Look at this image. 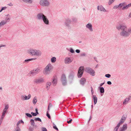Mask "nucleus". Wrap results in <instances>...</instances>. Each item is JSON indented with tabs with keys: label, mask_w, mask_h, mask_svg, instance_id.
Segmentation results:
<instances>
[{
	"label": "nucleus",
	"mask_w": 131,
	"mask_h": 131,
	"mask_svg": "<svg viewBox=\"0 0 131 131\" xmlns=\"http://www.w3.org/2000/svg\"><path fill=\"white\" fill-rule=\"evenodd\" d=\"M116 28L119 31L121 30L120 32V36L123 37H127L129 36L127 31L126 30L127 26L125 23L119 24L116 26Z\"/></svg>",
	"instance_id": "f257e3e1"
},
{
	"label": "nucleus",
	"mask_w": 131,
	"mask_h": 131,
	"mask_svg": "<svg viewBox=\"0 0 131 131\" xmlns=\"http://www.w3.org/2000/svg\"><path fill=\"white\" fill-rule=\"evenodd\" d=\"M28 53L31 56L40 57L42 54V52L39 50L30 48L27 51Z\"/></svg>",
	"instance_id": "f03ea898"
},
{
	"label": "nucleus",
	"mask_w": 131,
	"mask_h": 131,
	"mask_svg": "<svg viewBox=\"0 0 131 131\" xmlns=\"http://www.w3.org/2000/svg\"><path fill=\"white\" fill-rule=\"evenodd\" d=\"M52 66L49 63L46 67L43 73L46 75L50 73V71L52 69Z\"/></svg>",
	"instance_id": "7ed1b4c3"
},
{
	"label": "nucleus",
	"mask_w": 131,
	"mask_h": 131,
	"mask_svg": "<svg viewBox=\"0 0 131 131\" xmlns=\"http://www.w3.org/2000/svg\"><path fill=\"white\" fill-rule=\"evenodd\" d=\"M34 82L35 83L37 84H40L44 82V79L42 78L39 77L34 79Z\"/></svg>",
	"instance_id": "20e7f679"
},
{
	"label": "nucleus",
	"mask_w": 131,
	"mask_h": 131,
	"mask_svg": "<svg viewBox=\"0 0 131 131\" xmlns=\"http://www.w3.org/2000/svg\"><path fill=\"white\" fill-rule=\"evenodd\" d=\"M39 3L40 5L43 6H47L49 5V2L47 0H40Z\"/></svg>",
	"instance_id": "39448f33"
},
{
	"label": "nucleus",
	"mask_w": 131,
	"mask_h": 131,
	"mask_svg": "<svg viewBox=\"0 0 131 131\" xmlns=\"http://www.w3.org/2000/svg\"><path fill=\"white\" fill-rule=\"evenodd\" d=\"M86 72L90 74L91 75L94 76L95 75V72L92 68H86L85 69Z\"/></svg>",
	"instance_id": "423d86ee"
},
{
	"label": "nucleus",
	"mask_w": 131,
	"mask_h": 131,
	"mask_svg": "<svg viewBox=\"0 0 131 131\" xmlns=\"http://www.w3.org/2000/svg\"><path fill=\"white\" fill-rule=\"evenodd\" d=\"M84 69L82 67H80L79 69L78 73V76L79 78H81L83 73Z\"/></svg>",
	"instance_id": "0eeeda50"
},
{
	"label": "nucleus",
	"mask_w": 131,
	"mask_h": 131,
	"mask_svg": "<svg viewBox=\"0 0 131 131\" xmlns=\"http://www.w3.org/2000/svg\"><path fill=\"white\" fill-rule=\"evenodd\" d=\"M40 72V68H37L36 69H34L30 71V74L32 75H35L38 74Z\"/></svg>",
	"instance_id": "6e6552de"
},
{
	"label": "nucleus",
	"mask_w": 131,
	"mask_h": 131,
	"mask_svg": "<svg viewBox=\"0 0 131 131\" xmlns=\"http://www.w3.org/2000/svg\"><path fill=\"white\" fill-rule=\"evenodd\" d=\"M74 75L75 73L73 71H70L69 76V79L71 83L72 82V81L73 79Z\"/></svg>",
	"instance_id": "1a4fd4ad"
},
{
	"label": "nucleus",
	"mask_w": 131,
	"mask_h": 131,
	"mask_svg": "<svg viewBox=\"0 0 131 131\" xmlns=\"http://www.w3.org/2000/svg\"><path fill=\"white\" fill-rule=\"evenodd\" d=\"M61 80L63 85H65L66 84L67 80L66 75L64 74H63L62 75Z\"/></svg>",
	"instance_id": "9d476101"
},
{
	"label": "nucleus",
	"mask_w": 131,
	"mask_h": 131,
	"mask_svg": "<svg viewBox=\"0 0 131 131\" xmlns=\"http://www.w3.org/2000/svg\"><path fill=\"white\" fill-rule=\"evenodd\" d=\"M122 4H123V8L122 9L123 10H126L128 9L129 7H131V3H130L128 5H126V3L125 2L122 3Z\"/></svg>",
	"instance_id": "9b49d317"
},
{
	"label": "nucleus",
	"mask_w": 131,
	"mask_h": 131,
	"mask_svg": "<svg viewBox=\"0 0 131 131\" xmlns=\"http://www.w3.org/2000/svg\"><path fill=\"white\" fill-rule=\"evenodd\" d=\"M45 16L42 13H40L37 14V17L38 20H42Z\"/></svg>",
	"instance_id": "f8f14e48"
},
{
	"label": "nucleus",
	"mask_w": 131,
	"mask_h": 131,
	"mask_svg": "<svg viewBox=\"0 0 131 131\" xmlns=\"http://www.w3.org/2000/svg\"><path fill=\"white\" fill-rule=\"evenodd\" d=\"M131 99V96L129 95L124 99L123 102V104L124 105H126L129 102V100Z\"/></svg>",
	"instance_id": "ddd939ff"
},
{
	"label": "nucleus",
	"mask_w": 131,
	"mask_h": 131,
	"mask_svg": "<svg viewBox=\"0 0 131 131\" xmlns=\"http://www.w3.org/2000/svg\"><path fill=\"white\" fill-rule=\"evenodd\" d=\"M31 96V95L30 94L27 96L25 95H22L21 96V99L23 100H28L30 99Z\"/></svg>",
	"instance_id": "4468645a"
},
{
	"label": "nucleus",
	"mask_w": 131,
	"mask_h": 131,
	"mask_svg": "<svg viewBox=\"0 0 131 131\" xmlns=\"http://www.w3.org/2000/svg\"><path fill=\"white\" fill-rule=\"evenodd\" d=\"M71 22V21L70 19L67 18L65 20L64 23L65 25L67 27H69L70 24Z\"/></svg>",
	"instance_id": "2eb2a0df"
},
{
	"label": "nucleus",
	"mask_w": 131,
	"mask_h": 131,
	"mask_svg": "<svg viewBox=\"0 0 131 131\" xmlns=\"http://www.w3.org/2000/svg\"><path fill=\"white\" fill-rule=\"evenodd\" d=\"M42 20L43 21L44 24L46 25H49V21L46 16H45Z\"/></svg>",
	"instance_id": "dca6fc26"
},
{
	"label": "nucleus",
	"mask_w": 131,
	"mask_h": 131,
	"mask_svg": "<svg viewBox=\"0 0 131 131\" xmlns=\"http://www.w3.org/2000/svg\"><path fill=\"white\" fill-rule=\"evenodd\" d=\"M86 27L90 31L92 32L93 31V30L92 28V26L91 24L90 23L86 25Z\"/></svg>",
	"instance_id": "f3484780"
},
{
	"label": "nucleus",
	"mask_w": 131,
	"mask_h": 131,
	"mask_svg": "<svg viewBox=\"0 0 131 131\" xmlns=\"http://www.w3.org/2000/svg\"><path fill=\"white\" fill-rule=\"evenodd\" d=\"M127 125L126 124H124L122 127H120L119 131H125L127 129Z\"/></svg>",
	"instance_id": "a211bd4d"
},
{
	"label": "nucleus",
	"mask_w": 131,
	"mask_h": 131,
	"mask_svg": "<svg viewBox=\"0 0 131 131\" xmlns=\"http://www.w3.org/2000/svg\"><path fill=\"white\" fill-rule=\"evenodd\" d=\"M72 60L69 57L66 58L64 60V62L66 64H69L72 62Z\"/></svg>",
	"instance_id": "6ab92c4d"
},
{
	"label": "nucleus",
	"mask_w": 131,
	"mask_h": 131,
	"mask_svg": "<svg viewBox=\"0 0 131 131\" xmlns=\"http://www.w3.org/2000/svg\"><path fill=\"white\" fill-rule=\"evenodd\" d=\"M52 83L54 86L56 85L57 83V79L56 77H54L52 79Z\"/></svg>",
	"instance_id": "aec40b11"
},
{
	"label": "nucleus",
	"mask_w": 131,
	"mask_h": 131,
	"mask_svg": "<svg viewBox=\"0 0 131 131\" xmlns=\"http://www.w3.org/2000/svg\"><path fill=\"white\" fill-rule=\"evenodd\" d=\"M123 4H122V3H120L118 5H116L114 6L113 7V8L114 9H116L117 8H120L122 9Z\"/></svg>",
	"instance_id": "412c9836"
},
{
	"label": "nucleus",
	"mask_w": 131,
	"mask_h": 131,
	"mask_svg": "<svg viewBox=\"0 0 131 131\" xmlns=\"http://www.w3.org/2000/svg\"><path fill=\"white\" fill-rule=\"evenodd\" d=\"M97 9L98 10H100L101 11H102L105 12H107V11L101 5L98 6H97Z\"/></svg>",
	"instance_id": "4be33fe9"
},
{
	"label": "nucleus",
	"mask_w": 131,
	"mask_h": 131,
	"mask_svg": "<svg viewBox=\"0 0 131 131\" xmlns=\"http://www.w3.org/2000/svg\"><path fill=\"white\" fill-rule=\"evenodd\" d=\"M36 59V58H33L31 59H27L25 60L23 62V63L24 64H27L30 61H32L33 60H35Z\"/></svg>",
	"instance_id": "5701e85b"
},
{
	"label": "nucleus",
	"mask_w": 131,
	"mask_h": 131,
	"mask_svg": "<svg viewBox=\"0 0 131 131\" xmlns=\"http://www.w3.org/2000/svg\"><path fill=\"white\" fill-rule=\"evenodd\" d=\"M80 84L82 85L83 86L86 82V79L84 78H82L80 81Z\"/></svg>",
	"instance_id": "b1692460"
},
{
	"label": "nucleus",
	"mask_w": 131,
	"mask_h": 131,
	"mask_svg": "<svg viewBox=\"0 0 131 131\" xmlns=\"http://www.w3.org/2000/svg\"><path fill=\"white\" fill-rule=\"evenodd\" d=\"M98 88L100 90V92L101 93V95H103V93L104 92V88L103 87L99 86L98 87Z\"/></svg>",
	"instance_id": "393cba45"
},
{
	"label": "nucleus",
	"mask_w": 131,
	"mask_h": 131,
	"mask_svg": "<svg viewBox=\"0 0 131 131\" xmlns=\"http://www.w3.org/2000/svg\"><path fill=\"white\" fill-rule=\"evenodd\" d=\"M92 97L93 98L94 104H96L97 101V98L96 96L95 95H93Z\"/></svg>",
	"instance_id": "a878e982"
},
{
	"label": "nucleus",
	"mask_w": 131,
	"mask_h": 131,
	"mask_svg": "<svg viewBox=\"0 0 131 131\" xmlns=\"http://www.w3.org/2000/svg\"><path fill=\"white\" fill-rule=\"evenodd\" d=\"M126 118H127L126 116H125L124 115H123L122 116L120 121L122 122L123 123L125 121L126 119Z\"/></svg>",
	"instance_id": "bb28decb"
},
{
	"label": "nucleus",
	"mask_w": 131,
	"mask_h": 131,
	"mask_svg": "<svg viewBox=\"0 0 131 131\" xmlns=\"http://www.w3.org/2000/svg\"><path fill=\"white\" fill-rule=\"evenodd\" d=\"M7 110H3V111L2 112V114L1 116V118L2 119H3L6 113L7 112Z\"/></svg>",
	"instance_id": "cd10ccee"
},
{
	"label": "nucleus",
	"mask_w": 131,
	"mask_h": 131,
	"mask_svg": "<svg viewBox=\"0 0 131 131\" xmlns=\"http://www.w3.org/2000/svg\"><path fill=\"white\" fill-rule=\"evenodd\" d=\"M7 21L5 20H3L0 23V27L2 26L3 25L6 24L7 23Z\"/></svg>",
	"instance_id": "c85d7f7f"
},
{
	"label": "nucleus",
	"mask_w": 131,
	"mask_h": 131,
	"mask_svg": "<svg viewBox=\"0 0 131 131\" xmlns=\"http://www.w3.org/2000/svg\"><path fill=\"white\" fill-rule=\"evenodd\" d=\"M23 1L26 3H32V0H22Z\"/></svg>",
	"instance_id": "c756f323"
},
{
	"label": "nucleus",
	"mask_w": 131,
	"mask_h": 131,
	"mask_svg": "<svg viewBox=\"0 0 131 131\" xmlns=\"http://www.w3.org/2000/svg\"><path fill=\"white\" fill-rule=\"evenodd\" d=\"M30 122L31 125L33 126H34L35 125V123L34 120L32 119H31L30 121Z\"/></svg>",
	"instance_id": "7c9ffc66"
},
{
	"label": "nucleus",
	"mask_w": 131,
	"mask_h": 131,
	"mask_svg": "<svg viewBox=\"0 0 131 131\" xmlns=\"http://www.w3.org/2000/svg\"><path fill=\"white\" fill-rule=\"evenodd\" d=\"M37 101V100L36 99V97H34L32 100V102L34 104H35Z\"/></svg>",
	"instance_id": "2f4dec72"
},
{
	"label": "nucleus",
	"mask_w": 131,
	"mask_h": 131,
	"mask_svg": "<svg viewBox=\"0 0 131 131\" xmlns=\"http://www.w3.org/2000/svg\"><path fill=\"white\" fill-rule=\"evenodd\" d=\"M72 21L74 23H76L77 21V18L75 17H72Z\"/></svg>",
	"instance_id": "473e14b6"
},
{
	"label": "nucleus",
	"mask_w": 131,
	"mask_h": 131,
	"mask_svg": "<svg viewBox=\"0 0 131 131\" xmlns=\"http://www.w3.org/2000/svg\"><path fill=\"white\" fill-rule=\"evenodd\" d=\"M56 60V57H53L51 58V62L52 63H54L55 62Z\"/></svg>",
	"instance_id": "72a5a7b5"
},
{
	"label": "nucleus",
	"mask_w": 131,
	"mask_h": 131,
	"mask_svg": "<svg viewBox=\"0 0 131 131\" xmlns=\"http://www.w3.org/2000/svg\"><path fill=\"white\" fill-rule=\"evenodd\" d=\"M127 30L129 35V36L130 34H131V27L128 28Z\"/></svg>",
	"instance_id": "f704fd0d"
},
{
	"label": "nucleus",
	"mask_w": 131,
	"mask_h": 131,
	"mask_svg": "<svg viewBox=\"0 0 131 131\" xmlns=\"http://www.w3.org/2000/svg\"><path fill=\"white\" fill-rule=\"evenodd\" d=\"M25 114L29 118H31L32 117V115L29 113H26Z\"/></svg>",
	"instance_id": "c9c22d12"
},
{
	"label": "nucleus",
	"mask_w": 131,
	"mask_h": 131,
	"mask_svg": "<svg viewBox=\"0 0 131 131\" xmlns=\"http://www.w3.org/2000/svg\"><path fill=\"white\" fill-rule=\"evenodd\" d=\"M34 119L35 121H38L40 122H41V119L39 118V117L35 118Z\"/></svg>",
	"instance_id": "e433bc0d"
},
{
	"label": "nucleus",
	"mask_w": 131,
	"mask_h": 131,
	"mask_svg": "<svg viewBox=\"0 0 131 131\" xmlns=\"http://www.w3.org/2000/svg\"><path fill=\"white\" fill-rule=\"evenodd\" d=\"M115 0H109L108 2V4L109 5H111L112 4Z\"/></svg>",
	"instance_id": "4c0bfd02"
},
{
	"label": "nucleus",
	"mask_w": 131,
	"mask_h": 131,
	"mask_svg": "<svg viewBox=\"0 0 131 131\" xmlns=\"http://www.w3.org/2000/svg\"><path fill=\"white\" fill-rule=\"evenodd\" d=\"M53 128L56 129L57 131H58V129L56 125L53 123Z\"/></svg>",
	"instance_id": "58836bf2"
},
{
	"label": "nucleus",
	"mask_w": 131,
	"mask_h": 131,
	"mask_svg": "<svg viewBox=\"0 0 131 131\" xmlns=\"http://www.w3.org/2000/svg\"><path fill=\"white\" fill-rule=\"evenodd\" d=\"M29 129L30 131H32L34 130V127L30 126L29 127Z\"/></svg>",
	"instance_id": "ea45409f"
},
{
	"label": "nucleus",
	"mask_w": 131,
	"mask_h": 131,
	"mask_svg": "<svg viewBox=\"0 0 131 131\" xmlns=\"http://www.w3.org/2000/svg\"><path fill=\"white\" fill-rule=\"evenodd\" d=\"M20 129L19 127H16L15 129V131H20Z\"/></svg>",
	"instance_id": "a19ab883"
},
{
	"label": "nucleus",
	"mask_w": 131,
	"mask_h": 131,
	"mask_svg": "<svg viewBox=\"0 0 131 131\" xmlns=\"http://www.w3.org/2000/svg\"><path fill=\"white\" fill-rule=\"evenodd\" d=\"M123 124V122L122 121H120L117 124L116 126L119 128L121 124Z\"/></svg>",
	"instance_id": "79ce46f5"
},
{
	"label": "nucleus",
	"mask_w": 131,
	"mask_h": 131,
	"mask_svg": "<svg viewBox=\"0 0 131 131\" xmlns=\"http://www.w3.org/2000/svg\"><path fill=\"white\" fill-rule=\"evenodd\" d=\"M105 76L107 78H110L111 77V75L109 74H106L105 75Z\"/></svg>",
	"instance_id": "37998d69"
},
{
	"label": "nucleus",
	"mask_w": 131,
	"mask_h": 131,
	"mask_svg": "<svg viewBox=\"0 0 131 131\" xmlns=\"http://www.w3.org/2000/svg\"><path fill=\"white\" fill-rule=\"evenodd\" d=\"M9 107L8 105H6L5 107V108L4 110H7Z\"/></svg>",
	"instance_id": "c03bdc74"
},
{
	"label": "nucleus",
	"mask_w": 131,
	"mask_h": 131,
	"mask_svg": "<svg viewBox=\"0 0 131 131\" xmlns=\"http://www.w3.org/2000/svg\"><path fill=\"white\" fill-rule=\"evenodd\" d=\"M46 116L49 119L51 118V116L49 113H47Z\"/></svg>",
	"instance_id": "a18cd8bd"
},
{
	"label": "nucleus",
	"mask_w": 131,
	"mask_h": 131,
	"mask_svg": "<svg viewBox=\"0 0 131 131\" xmlns=\"http://www.w3.org/2000/svg\"><path fill=\"white\" fill-rule=\"evenodd\" d=\"M70 51L72 53H73L74 52V50L72 48L70 49Z\"/></svg>",
	"instance_id": "49530a36"
},
{
	"label": "nucleus",
	"mask_w": 131,
	"mask_h": 131,
	"mask_svg": "<svg viewBox=\"0 0 131 131\" xmlns=\"http://www.w3.org/2000/svg\"><path fill=\"white\" fill-rule=\"evenodd\" d=\"M51 84V82H47V83L46 84V85H48L49 86H50Z\"/></svg>",
	"instance_id": "de8ad7c7"
},
{
	"label": "nucleus",
	"mask_w": 131,
	"mask_h": 131,
	"mask_svg": "<svg viewBox=\"0 0 131 131\" xmlns=\"http://www.w3.org/2000/svg\"><path fill=\"white\" fill-rule=\"evenodd\" d=\"M42 131H47V129L45 127H42Z\"/></svg>",
	"instance_id": "09e8293b"
},
{
	"label": "nucleus",
	"mask_w": 131,
	"mask_h": 131,
	"mask_svg": "<svg viewBox=\"0 0 131 131\" xmlns=\"http://www.w3.org/2000/svg\"><path fill=\"white\" fill-rule=\"evenodd\" d=\"M31 114L33 116H36L37 115V114H36V113H34L33 112H31Z\"/></svg>",
	"instance_id": "8fccbe9b"
},
{
	"label": "nucleus",
	"mask_w": 131,
	"mask_h": 131,
	"mask_svg": "<svg viewBox=\"0 0 131 131\" xmlns=\"http://www.w3.org/2000/svg\"><path fill=\"white\" fill-rule=\"evenodd\" d=\"M119 128L116 126L114 128V131H117L118 129Z\"/></svg>",
	"instance_id": "3c124183"
},
{
	"label": "nucleus",
	"mask_w": 131,
	"mask_h": 131,
	"mask_svg": "<svg viewBox=\"0 0 131 131\" xmlns=\"http://www.w3.org/2000/svg\"><path fill=\"white\" fill-rule=\"evenodd\" d=\"M72 121V119H71L69 121H67V122L68 124H70L71 123Z\"/></svg>",
	"instance_id": "603ef678"
},
{
	"label": "nucleus",
	"mask_w": 131,
	"mask_h": 131,
	"mask_svg": "<svg viewBox=\"0 0 131 131\" xmlns=\"http://www.w3.org/2000/svg\"><path fill=\"white\" fill-rule=\"evenodd\" d=\"M103 128L102 127H100L99 128V129L100 131H103Z\"/></svg>",
	"instance_id": "864d4df0"
},
{
	"label": "nucleus",
	"mask_w": 131,
	"mask_h": 131,
	"mask_svg": "<svg viewBox=\"0 0 131 131\" xmlns=\"http://www.w3.org/2000/svg\"><path fill=\"white\" fill-rule=\"evenodd\" d=\"M10 17H6V19H6V20L5 21H7H7L8 20H10Z\"/></svg>",
	"instance_id": "5fc2aeb1"
},
{
	"label": "nucleus",
	"mask_w": 131,
	"mask_h": 131,
	"mask_svg": "<svg viewBox=\"0 0 131 131\" xmlns=\"http://www.w3.org/2000/svg\"><path fill=\"white\" fill-rule=\"evenodd\" d=\"M35 111H36V114H37H37H39V113L38 112V109L37 108H36L35 109Z\"/></svg>",
	"instance_id": "6e6d98bb"
},
{
	"label": "nucleus",
	"mask_w": 131,
	"mask_h": 131,
	"mask_svg": "<svg viewBox=\"0 0 131 131\" xmlns=\"http://www.w3.org/2000/svg\"><path fill=\"white\" fill-rule=\"evenodd\" d=\"M76 52L78 53H79L80 52V50L79 49H77L75 50Z\"/></svg>",
	"instance_id": "4d7b16f0"
},
{
	"label": "nucleus",
	"mask_w": 131,
	"mask_h": 131,
	"mask_svg": "<svg viewBox=\"0 0 131 131\" xmlns=\"http://www.w3.org/2000/svg\"><path fill=\"white\" fill-rule=\"evenodd\" d=\"M85 56V53H83L81 54V56Z\"/></svg>",
	"instance_id": "13d9d810"
},
{
	"label": "nucleus",
	"mask_w": 131,
	"mask_h": 131,
	"mask_svg": "<svg viewBox=\"0 0 131 131\" xmlns=\"http://www.w3.org/2000/svg\"><path fill=\"white\" fill-rule=\"evenodd\" d=\"M91 92L92 93V95H93V92H94L93 89L92 87H91Z\"/></svg>",
	"instance_id": "bf43d9fd"
},
{
	"label": "nucleus",
	"mask_w": 131,
	"mask_h": 131,
	"mask_svg": "<svg viewBox=\"0 0 131 131\" xmlns=\"http://www.w3.org/2000/svg\"><path fill=\"white\" fill-rule=\"evenodd\" d=\"M7 8V7H3L2 8V10H4L5 9Z\"/></svg>",
	"instance_id": "052dcab7"
},
{
	"label": "nucleus",
	"mask_w": 131,
	"mask_h": 131,
	"mask_svg": "<svg viewBox=\"0 0 131 131\" xmlns=\"http://www.w3.org/2000/svg\"><path fill=\"white\" fill-rule=\"evenodd\" d=\"M107 83L108 85H111L112 84V83L110 81H108L107 82Z\"/></svg>",
	"instance_id": "680f3d73"
},
{
	"label": "nucleus",
	"mask_w": 131,
	"mask_h": 131,
	"mask_svg": "<svg viewBox=\"0 0 131 131\" xmlns=\"http://www.w3.org/2000/svg\"><path fill=\"white\" fill-rule=\"evenodd\" d=\"M94 59L95 60V61H96V62H98V61H97V58L96 57H94Z\"/></svg>",
	"instance_id": "e2e57ef3"
},
{
	"label": "nucleus",
	"mask_w": 131,
	"mask_h": 131,
	"mask_svg": "<svg viewBox=\"0 0 131 131\" xmlns=\"http://www.w3.org/2000/svg\"><path fill=\"white\" fill-rule=\"evenodd\" d=\"M20 123V121H18V122L17 123V124H16L17 127H19L18 125Z\"/></svg>",
	"instance_id": "0e129e2a"
},
{
	"label": "nucleus",
	"mask_w": 131,
	"mask_h": 131,
	"mask_svg": "<svg viewBox=\"0 0 131 131\" xmlns=\"http://www.w3.org/2000/svg\"><path fill=\"white\" fill-rule=\"evenodd\" d=\"M3 119H2V118H1V119H0V125H1V123H2V121L3 120Z\"/></svg>",
	"instance_id": "69168bd1"
},
{
	"label": "nucleus",
	"mask_w": 131,
	"mask_h": 131,
	"mask_svg": "<svg viewBox=\"0 0 131 131\" xmlns=\"http://www.w3.org/2000/svg\"><path fill=\"white\" fill-rule=\"evenodd\" d=\"M8 5L10 6H12L13 5V4H12V3H9L8 4Z\"/></svg>",
	"instance_id": "338daca9"
},
{
	"label": "nucleus",
	"mask_w": 131,
	"mask_h": 131,
	"mask_svg": "<svg viewBox=\"0 0 131 131\" xmlns=\"http://www.w3.org/2000/svg\"><path fill=\"white\" fill-rule=\"evenodd\" d=\"M104 83H105L104 82L103 83H101L100 85V86H102L104 84Z\"/></svg>",
	"instance_id": "774afa93"
}]
</instances>
